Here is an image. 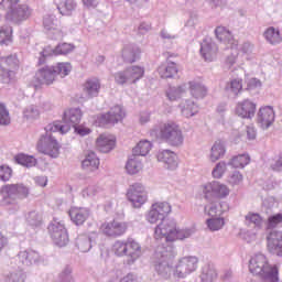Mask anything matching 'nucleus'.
<instances>
[{"instance_id":"79ce46f5","label":"nucleus","mask_w":282,"mask_h":282,"mask_svg":"<svg viewBox=\"0 0 282 282\" xmlns=\"http://www.w3.org/2000/svg\"><path fill=\"white\" fill-rule=\"evenodd\" d=\"M53 69L56 77L61 76V78H65V76H69V72H72V64L57 63L55 66H53Z\"/></svg>"},{"instance_id":"20e7f679","label":"nucleus","mask_w":282,"mask_h":282,"mask_svg":"<svg viewBox=\"0 0 282 282\" xmlns=\"http://www.w3.org/2000/svg\"><path fill=\"white\" fill-rule=\"evenodd\" d=\"M0 193L2 195L0 204L3 208H8L17 205V199H25L30 195V189L21 183L7 184L1 187Z\"/></svg>"},{"instance_id":"49530a36","label":"nucleus","mask_w":282,"mask_h":282,"mask_svg":"<svg viewBox=\"0 0 282 282\" xmlns=\"http://www.w3.org/2000/svg\"><path fill=\"white\" fill-rule=\"evenodd\" d=\"M247 224H253V226H256V228H261V226L263 225V218L261 217V215L257 214V213H249L246 217H245Z\"/></svg>"},{"instance_id":"c85d7f7f","label":"nucleus","mask_w":282,"mask_h":282,"mask_svg":"<svg viewBox=\"0 0 282 282\" xmlns=\"http://www.w3.org/2000/svg\"><path fill=\"white\" fill-rule=\"evenodd\" d=\"M189 94L196 99L206 98L208 89L202 83L189 82Z\"/></svg>"},{"instance_id":"37998d69","label":"nucleus","mask_w":282,"mask_h":282,"mask_svg":"<svg viewBox=\"0 0 282 282\" xmlns=\"http://www.w3.org/2000/svg\"><path fill=\"white\" fill-rule=\"evenodd\" d=\"M202 281H204V282L217 281V271L215 270V268H213L210 265H205L203 268Z\"/></svg>"},{"instance_id":"bf43d9fd","label":"nucleus","mask_w":282,"mask_h":282,"mask_svg":"<svg viewBox=\"0 0 282 282\" xmlns=\"http://www.w3.org/2000/svg\"><path fill=\"white\" fill-rule=\"evenodd\" d=\"M161 254L165 261H172V259H175V250H173V247H169L167 249L161 251Z\"/></svg>"},{"instance_id":"4c0bfd02","label":"nucleus","mask_w":282,"mask_h":282,"mask_svg":"<svg viewBox=\"0 0 282 282\" xmlns=\"http://www.w3.org/2000/svg\"><path fill=\"white\" fill-rule=\"evenodd\" d=\"M228 210V205L226 203L219 204V207L217 205H212L209 208L205 207V213L209 217H221L223 213H226Z\"/></svg>"},{"instance_id":"a19ab883","label":"nucleus","mask_w":282,"mask_h":282,"mask_svg":"<svg viewBox=\"0 0 282 282\" xmlns=\"http://www.w3.org/2000/svg\"><path fill=\"white\" fill-rule=\"evenodd\" d=\"M12 43V26L3 25L0 28V45Z\"/></svg>"},{"instance_id":"393cba45","label":"nucleus","mask_w":282,"mask_h":282,"mask_svg":"<svg viewBox=\"0 0 282 282\" xmlns=\"http://www.w3.org/2000/svg\"><path fill=\"white\" fill-rule=\"evenodd\" d=\"M65 122H69L73 127L80 123L83 120V110L80 108H70L64 112Z\"/></svg>"},{"instance_id":"c03bdc74","label":"nucleus","mask_w":282,"mask_h":282,"mask_svg":"<svg viewBox=\"0 0 282 282\" xmlns=\"http://www.w3.org/2000/svg\"><path fill=\"white\" fill-rule=\"evenodd\" d=\"M15 161L18 162V164H21L22 166H26L28 169L32 166H36V159L32 155L18 154L15 156Z\"/></svg>"},{"instance_id":"ddd939ff","label":"nucleus","mask_w":282,"mask_h":282,"mask_svg":"<svg viewBox=\"0 0 282 282\" xmlns=\"http://www.w3.org/2000/svg\"><path fill=\"white\" fill-rule=\"evenodd\" d=\"M56 78L57 77L54 67L46 66L35 73L33 83L35 87H41V85H53Z\"/></svg>"},{"instance_id":"2eb2a0df","label":"nucleus","mask_w":282,"mask_h":282,"mask_svg":"<svg viewBox=\"0 0 282 282\" xmlns=\"http://www.w3.org/2000/svg\"><path fill=\"white\" fill-rule=\"evenodd\" d=\"M236 113L240 118H253L254 113H257V104L249 99L239 101L236 107Z\"/></svg>"},{"instance_id":"a211bd4d","label":"nucleus","mask_w":282,"mask_h":282,"mask_svg":"<svg viewBox=\"0 0 282 282\" xmlns=\"http://www.w3.org/2000/svg\"><path fill=\"white\" fill-rule=\"evenodd\" d=\"M215 34H216V37L219 39L221 43H225V45H227L228 47L232 48L239 45V42L235 40V37L232 36V33L224 26H217L215 30Z\"/></svg>"},{"instance_id":"6ab92c4d","label":"nucleus","mask_w":282,"mask_h":282,"mask_svg":"<svg viewBox=\"0 0 282 282\" xmlns=\"http://www.w3.org/2000/svg\"><path fill=\"white\" fill-rule=\"evenodd\" d=\"M258 121L263 129H268L274 122V110L270 106L260 108L258 113Z\"/></svg>"},{"instance_id":"603ef678","label":"nucleus","mask_w":282,"mask_h":282,"mask_svg":"<svg viewBox=\"0 0 282 282\" xmlns=\"http://www.w3.org/2000/svg\"><path fill=\"white\" fill-rule=\"evenodd\" d=\"M195 102L188 101L185 106H183L182 113L183 116H186V118H191L192 116H195Z\"/></svg>"},{"instance_id":"aec40b11","label":"nucleus","mask_w":282,"mask_h":282,"mask_svg":"<svg viewBox=\"0 0 282 282\" xmlns=\"http://www.w3.org/2000/svg\"><path fill=\"white\" fill-rule=\"evenodd\" d=\"M159 162H163L167 165V169L170 171H175L177 169V154L170 150H164L162 152H159L156 155Z\"/></svg>"},{"instance_id":"1a4fd4ad","label":"nucleus","mask_w":282,"mask_h":282,"mask_svg":"<svg viewBox=\"0 0 282 282\" xmlns=\"http://www.w3.org/2000/svg\"><path fill=\"white\" fill-rule=\"evenodd\" d=\"M19 70V61L14 57L2 58L0 62V80L10 83L14 74Z\"/></svg>"},{"instance_id":"ea45409f","label":"nucleus","mask_w":282,"mask_h":282,"mask_svg":"<svg viewBox=\"0 0 282 282\" xmlns=\"http://www.w3.org/2000/svg\"><path fill=\"white\" fill-rule=\"evenodd\" d=\"M248 164H250V156L248 154H239L234 156L230 161V165L234 166V169H243L248 166Z\"/></svg>"},{"instance_id":"e433bc0d","label":"nucleus","mask_w":282,"mask_h":282,"mask_svg":"<svg viewBox=\"0 0 282 282\" xmlns=\"http://www.w3.org/2000/svg\"><path fill=\"white\" fill-rule=\"evenodd\" d=\"M53 237L55 239V242L59 248H63L66 243H69V236L67 235V229L64 227L61 228L59 230H55L53 232Z\"/></svg>"},{"instance_id":"39448f33","label":"nucleus","mask_w":282,"mask_h":282,"mask_svg":"<svg viewBox=\"0 0 282 282\" xmlns=\"http://www.w3.org/2000/svg\"><path fill=\"white\" fill-rule=\"evenodd\" d=\"M202 191L205 199H224L230 195L228 185L217 181L203 185Z\"/></svg>"},{"instance_id":"7c9ffc66","label":"nucleus","mask_w":282,"mask_h":282,"mask_svg":"<svg viewBox=\"0 0 282 282\" xmlns=\"http://www.w3.org/2000/svg\"><path fill=\"white\" fill-rule=\"evenodd\" d=\"M142 169V161H140V158L135 155H132V158H130L126 164V171L129 173V175H137V173H140Z\"/></svg>"},{"instance_id":"423d86ee","label":"nucleus","mask_w":282,"mask_h":282,"mask_svg":"<svg viewBox=\"0 0 282 282\" xmlns=\"http://www.w3.org/2000/svg\"><path fill=\"white\" fill-rule=\"evenodd\" d=\"M36 149L40 153L48 155L50 158H57L61 155V144L50 134L40 138Z\"/></svg>"},{"instance_id":"72a5a7b5","label":"nucleus","mask_w":282,"mask_h":282,"mask_svg":"<svg viewBox=\"0 0 282 282\" xmlns=\"http://www.w3.org/2000/svg\"><path fill=\"white\" fill-rule=\"evenodd\" d=\"M264 37L271 45H279L281 43V32L274 26L268 28L264 32Z\"/></svg>"},{"instance_id":"5701e85b","label":"nucleus","mask_w":282,"mask_h":282,"mask_svg":"<svg viewBox=\"0 0 282 282\" xmlns=\"http://www.w3.org/2000/svg\"><path fill=\"white\" fill-rule=\"evenodd\" d=\"M259 276L263 282H279V267L269 262Z\"/></svg>"},{"instance_id":"cd10ccee","label":"nucleus","mask_w":282,"mask_h":282,"mask_svg":"<svg viewBox=\"0 0 282 282\" xmlns=\"http://www.w3.org/2000/svg\"><path fill=\"white\" fill-rule=\"evenodd\" d=\"M46 133H69V131L72 130V126L69 123V121H65L63 119V122L61 123H50L46 128Z\"/></svg>"},{"instance_id":"f257e3e1","label":"nucleus","mask_w":282,"mask_h":282,"mask_svg":"<svg viewBox=\"0 0 282 282\" xmlns=\"http://www.w3.org/2000/svg\"><path fill=\"white\" fill-rule=\"evenodd\" d=\"M171 213V205L169 203H155L152 205L147 219L150 224L161 223L154 229V239L160 241V239H165V241L173 243V241H183V239H188L193 231L191 229H180L177 228V223L171 219H165Z\"/></svg>"},{"instance_id":"7ed1b4c3","label":"nucleus","mask_w":282,"mask_h":282,"mask_svg":"<svg viewBox=\"0 0 282 282\" xmlns=\"http://www.w3.org/2000/svg\"><path fill=\"white\" fill-rule=\"evenodd\" d=\"M151 135L169 142L172 147H180L184 142L182 129L175 122L162 123L159 129L151 131Z\"/></svg>"},{"instance_id":"3c124183","label":"nucleus","mask_w":282,"mask_h":282,"mask_svg":"<svg viewBox=\"0 0 282 282\" xmlns=\"http://www.w3.org/2000/svg\"><path fill=\"white\" fill-rule=\"evenodd\" d=\"M11 177H12V169L8 165H1L0 180H2V182H10Z\"/></svg>"},{"instance_id":"9b49d317","label":"nucleus","mask_w":282,"mask_h":282,"mask_svg":"<svg viewBox=\"0 0 282 282\" xmlns=\"http://www.w3.org/2000/svg\"><path fill=\"white\" fill-rule=\"evenodd\" d=\"M129 225L124 221L112 220L110 223L101 224L99 232L106 237H122Z\"/></svg>"},{"instance_id":"13d9d810","label":"nucleus","mask_w":282,"mask_h":282,"mask_svg":"<svg viewBox=\"0 0 282 282\" xmlns=\"http://www.w3.org/2000/svg\"><path fill=\"white\" fill-rule=\"evenodd\" d=\"M261 80L257 78H250L247 80V89L248 91H253V89H260Z\"/></svg>"},{"instance_id":"338daca9","label":"nucleus","mask_w":282,"mask_h":282,"mask_svg":"<svg viewBox=\"0 0 282 282\" xmlns=\"http://www.w3.org/2000/svg\"><path fill=\"white\" fill-rule=\"evenodd\" d=\"M272 169L278 172L282 171V153L280 154L278 161L272 165Z\"/></svg>"},{"instance_id":"6e6d98bb","label":"nucleus","mask_w":282,"mask_h":282,"mask_svg":"<svg viewBox=\"0 0 282 282\" xmlns=\"http://www.w3.org/2000/svg\"><path fill=\"white\" fill-rule=\"evenodd\" d=\"M268 224H269L270 228H276V226H279V224H282V214H275L273 216H270L268 218Z\"/></svg>"},{"instance_id":"412c9836","label":"nucleus","mask_w":282,"mask_h":282,"mask_svg":"<svg viewBox=\"0 0 282 282\" xmlns=\"http://www.w3.org/2000/svg\"><path fill=\"white\" fill-rule=\"evenodd\" d=\"M96 144L101 153H109L116 147V137L101 134L97 139Z\"/></svg>"},{"instance_id":"f8f14e48","label":"nucleus","mask_w":282,"mask_h":282,"mask_svg":"<svg viewBox=\"0 0 282 282\" xmlns=\"http://www.w3.org/2000/svg\"><path fill=\"white\" fill-rule=\"evenodd\" d=\"M73 50H75V46L74 44H69V43L58 44L55 48L46 46L41 52L39 65H43V63H45V59L48 58V56H61V55L72 54Z\"/></svg>"},{"instance_id":"b1692460","label":"nucleus","mask_w":282,"mask_h":282,"mask_svg":"<svg viewBox=\"0 0 282 282\" xmlns=\"http://www.w3.org/2000/svg\"><path fill=\"white\" fill-rule=\"evenodd\" d=\"M180 73V68L175 62H167L165 65L159 67L161 78H175Z\"/></svg>"},{"instance_id":"de8ad7c7","label":"nucleus","mask_w":282,"mask_h":282,"mask_svg":"<svg viewBox=\"0 0 282 282\" xmlns=\"http://www.w3.org/2000/svg\"><path fill=\"white\" fill-rule=\"evenodd\" d=\"M10 111L8 110L4 104L0 102V124L8 126L10 124Z\"/></svg>"},{"instance_id":"58836bf2","label":"nucleus","mask_w":282,"mask_h":282,"mask_svg":"<svg viewBox=\"0 0 282 282\" xmlns=\"http://www.w3.org/2000/svg\"><path fill=\"white\" fill-rule=\"evenodd\" d=\"M206 224H207V228H209L212 232H215L217 230H221V228L226 226V220L224 219V217H213V218H208L206 220Z\"/></svg>"},{"instance_id":"bb28decb","label":"nucleus","mask_w":282,"mask_h":282,"mask_svg":"<svg viewBox=\"0 0 282 282\" xmlns=\"http://www.w3.org/2000/svg\"><path fill=\"white\" fill-rule=\"evenodd\" d=\"M151 149H153V144L149 140H141L137 143V145L132 149V155L139 156L149 155L151 153Z\"/></svg>"},{"instance_id":"f3484780","label":"nucleus","mask_w":282,"mask_h":282,"mask_svg":"<svg viewBox=\"0 0 282 282\" xmlns=\"http://www.w3.org/2000/svg\"><path fill=\"white\" fill-rule=\"evenodd\" d=\"M68 215L75 226H83L89 219V209L84 207H72Z\"/></svg>"},{"instance_id":"f704fd0d","label":"nucleus","mask_w":282,"mask_h":282,"mask_svg":"<svg viewBox=\"0 0 282 282\" xmlns=\"http://www.w3.org/2000/svg\"><path fill=\"white\" fill-rule=\"evenodd\" d=\"M127 74H128V78L130 80V83L132 85H134V83L137 80H140L141 78L144 77V68L140 67V66H131L128 67L126 69Z\"/></svg>"},{"instance_id":"4d7b16f0","label":"nucleus","mask_w":282,"mask_h":282,"mask_svg":"<svg viewBox=\"0 0 282 282\" xmlns=\"http://www.w3.org/2000/svg\"><path fill=\"white\" fill-rule=\"evenodd\" d=\"M242 182L243 175H241V173L239 172L234 173L229 178V184H231V186H239V184H241Z\"/></svg>"},{"instance_id":"9d476101","label":"nucleus","mask_w":282,"mask_h":282,"mask_svg":"<svg viewBox=\"0 0 282 282\" xmlns=\"http://www.w3.org/2000/svg\"><path fill=\"white\" fill-rule=\"evenodd\" d=\"M198 260L196 257H184L182 258L175 267L174 276L177 279H185L192 272L197 270Z\"/></svg>"},{"instance_id":"c9c22d12","label":"nucleus","mask_w":282,"mask_h":282,"mask_svg":"<svg viewBox=\"0 0 282 282\" xmlns=\"http://www.w3.org/2000/svg\"><path fill=\"white\" fill-rule=\"evenodd\" d=\"M75 8L76 2H74V0H57V10H59L63 15L69 14Z\"/></svg>"},{"instance_id":"8fccbe9b","label":"nucleus","mask_w":282,"mask_h":282,"mask_svg":"<svg viewBox=\"0 0 282 282\" xmlns=\"http://www.w3.org/2000/svg\"><path fill=\"white\" fill-rule=\"evenodd\" d=\"M224 173H226V164L224 162H219L213 170L212 175L216 180H220V177L224 176Z\"/></svg>"},{"instance_id":"052dcab7","label":"nucleus","mask_w":282,"mask_h":282,"mask_svg":"<svg viewBox=\"0 0 282 282\" xmlns=\"http://www.w3.org/2000/svg\"><path fill=\"white\" fill-rule=\"evenodd\" d=\"M24 116H25V118L34 119V118H39L40 113L36 108H30V109L25 110Z\"/></svg>"},{"instance_id":"864d4df0","label":"nucleus","mask_w":282,"mask_h":282,"mask_svg":"<svg viewBox=\"0 0 282 282\" xmlns=\"http://www.w3.org/2000/svg\"><path fill=\"white\" fill-rule=\"evenodd\" d=\"M115 80L117 85H124L127 83H130L129 74H127V70L119 72L115 75Z\"/></svg>"},{"instance_id":"f03ea898","label":"nucleus","mask_w":282,"mask_h":282,"mask_svg":"<svg viewBox=\"0 0 282 282\" xmlns=\"http://www.w3.org/2000/svg\"><path fill=\"white\" fill-rule=\"evenodd\" d=\"M112 252L116 257H127L128 263H134L142 254V246L132 238L117 240L112 245Z\"/></svg>"},{"instance_id":"09e8293b","label":"nucleus","mask_w":282,"mask_h":282,"mask_svg":"<svg viewBox=\"0 0 282 282\" xmlns=\"http://www.w3.org/2000/svg\"><path fill=\"white\" fill-rule=\"evenodd\" d=\"M229 89L232 91V94H240L241 89H243V79L241 78H235L229 83Z\"/></svg>"},{"instance_id":"c756f323","label":"nucleus","mask_w":282,"mask_h":282,"mask_svg":"<svg viewBox=\"0 0 282 282\" xmlns=\"http://www.w3.org/2000/svg\"><path fill=\"white\" fill-rule=\"evenodd\" d=\"M226 155V147L224 145V142L216 141L210 150L209 160L212 162H217V160H221Z\"/></svg>"},{"instance_id":"0eeeda50","label":"nucleus","mask_w":282,"mask_h":282,"mask_svg":"<svg viewBox=\"0 0 282 282\" xmlns=\"http://www.w3.org/2000/svg\"><path fill=\"white\" fill-rule=\"evenodd\" d=\"M123 118L124 111L122 110V107L115 106L109 112L97 116L94 124L95 127H107L108 124H116L117 122H120Z\"/></svg>"},{"instance_id":"6e6552de","label":"nucleus","mask_w":282,"mask_h":282,"mask_svg":"<svg viewBox=\"0 0 282 282\" xmlns=\"http://www.w3.org/2000/svg\"><path fill=\"white\" fill-rule=\"evenodd\" d=\"M127 197L134 208H141L147 204V199H149L147 188L141 183L130 185Z\"/></svg>"},{"instance_id":"e2e57ef3","label":"nucleus","mask_w":282,"mask_h":282,"mask_svg":"<svg viewBox=\"0 0 282 282\" xmlns=\"http://www.w3.org/2000/svg\"><path fill=\"white\" fill-rule=\"evenodd\" d=\"M43 24L45 28H47V30L54 29V17L48 15V17L44 18Z\"/></svg>"},{"instance_id":"680f3d73","label":"nucleus","mask_w":282,"mask_h":282,"mask_svg":"<svg viewBox=\"0 0 282 282\" xmlns=\"http://www.w3.org/2000/svg\"><path fill=\"white\" fill-rule=\"evenodd\" d=\"M123 58H124L126 63H135V53H133L131 51H124Z\"/></svg>"},{"instance_id":"774afa93","label":"nucleus","mask_w":282,"mask_h":282,"mask_svg":"<svg viewBox=\"0 0 282 282\" xmlns=\"http://www.w3.org/2000/svg\"><path fill=\"white\" fill-rule=\"evenodd\" d=\"M120 282H137L135 275H133L132 273H128L126 276L121 279Z\"/></svg>"},{"instance_id":"a18cd8bd","label":"nucleus","mask_w":282,"mask_h":282,"mask_svg":"<svg viewBox=\"0 0 282 282\" xmlns=\"http://www.w3.org/2000/svg\"><path fill=\"white\" fill-rule=\"evenodd\" d=\"M186 94V88L184 86H178L177 88H172L167 91L169 100H178V98L184 97Z\"/></svg>"},{"instance_id":"4be33fe9","label":"nucleus","mask_w":282,"mask_h":282,"mask_svg":"<svg viewBox=\"0 0 282 282\" xmlns=\"http://www.w3.org/2000/svg\"><path fill=\"white\" fill-rule=\"evenodd\" d=\"M19 3V0H2V2L0 3V6H2L3 8H8L10 10V12L8 13V17H17L18 19H21L23 17H25V8L18 6L14 8V6H17Z\"/></svg>"},{"instance_id":"2f4dec72","label":"nucleus","mask_w":282,"mask_h":282,"mask_svg":"<svg viewBox=\"0 0 282 282\" xmlns=\"http://www.w3.org/2000/svg\"><path fill=\"white\" fill-rule=\"evenodd\" d=\"M84 91L90 97L98 96L100 91V80H98V78L87 79L84 84Z\"/></svg>"},{"instance_id":"4468645a","label":"nucleus","mask_w":282,"mask_h":282,"mask_svg":"<svg viewBox=\"0 0 282 282\" xmlns=\"http://www.w3.org/2000/svg\"><path fill=\"white\" fill-rule=\"evenodd\" d=\"M269 263L265 256L257 253L249 260V272L256 276H260Z\"/></svg>"},{"instance_id":"69168bd1","label":"nucleus","mask_w":282,"mask_h":282,"mask_svg":"<svg viewBox=\"0 0 282 282\" xmlns=\"http://www.w3.org/2000/svg\"><path fill=\"white\" fill-rule=\"evenodd\" d=\"M235 63H237V55H230L226 58L225 61V65L230 69V67H232V65H235Z\"/></svg>"},{"instance_id":"5fc2aeb1","label":"nucleus","mask_w":282,"mask_h":282,"mask_svg":"<svg viewBox=\"0 0 282 282\" xmlns=\"http://www.w3.org/2000/svg\"><path fill=\"white\" fill-rule=\"evenodd\" d=\"M75 129V133H77V135H89V133H91V129H89L88 127H86L85 124H76L73 127Z\"/></svg>"},{"instance_id":"dca6fc26","label":"nucleus","mask_w":282,"mask_h":282,"mask_svg":"<svg viewBox=\"0 0 282 282\" xmlns=\"http://www.w3.org/2000/svg\"><path fill=\"white\" fill-rule=\"evenodd\" d=\"M268 249L270 252H275L278 257H282V232L281 231H272L268 238Z\"/></svg>"},{"instance_id":"473e14b6","label":"nucleus","mask_w":282,"mask_h":282,"mask_svg":"<svg viewBox=\"0 0 282 282\" xmlns=\"http://www.w3.org/2000/svg\"><path fill=\"white\" fill-rule=\"evenodd\" d=\"M200 54L205 61H215L217 56V46L205 42L200 47Z\"/></svg>"},{"instance_id":"0e129e2a","label":"nucleus","mask_w":282,"mask_h":282,"mask_svg":"<svg viewBox=\"0 0 282 282\" xmlns=\"http://www.w3.org/2000/svg\"><path fill=\"white\" fill-rule=\"evenodd\" d=\"M22 257L23 259H26V261H29V263H32V261L34 260V257H36V252L34 251H24L22 252Z\"/></svg>"},{"instance_id":"a878e982","label":"nucleus","mask_w":282,"mask_h":282,"mask_svg":"<svg viewBox=\"0 0 282 282\" xmlns=\"http://www.w3.org/2000/svg\"><path fill=\"white\" fill-rule=\"evenodd\" d=\"M82 166L86 171H98L100 159H98L95 152H88L85 160L82 162Z\"/></svg>"}]
</instances>
